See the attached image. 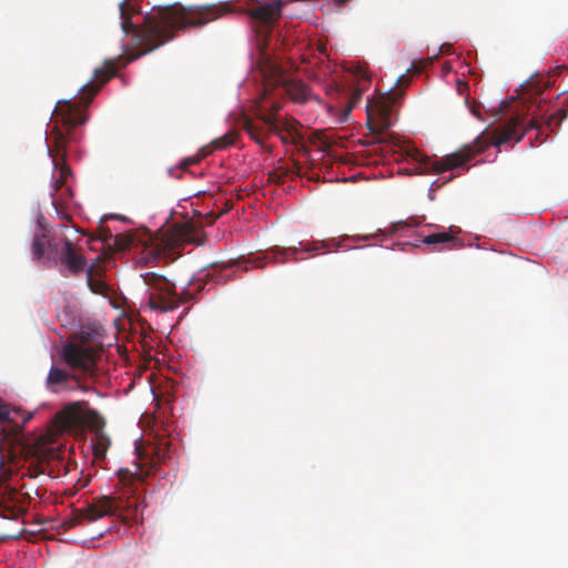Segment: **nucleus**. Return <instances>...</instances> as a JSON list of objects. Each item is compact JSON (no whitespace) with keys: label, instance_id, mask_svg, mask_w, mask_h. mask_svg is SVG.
Listing matches in <instances>:
<instances>
[{"label":"nucleus","instance_id":"f257e3e1","mask_svg":"<svg viewBox=\"0 0 568 568\" xmlns=\"http://www.w3.org/2000/svg\"><path fill=\"white\" fill-rule=\"evenodd\" d=\"M119 9L121 29L125 36H132L130 43L122 44L123 54L105 60L101 68L94 70L93 80L81 87L78 100H60L52 112V129L47 139V148L54 169L59 171L52 184V204L58 214L60 207L72 197L69 186L63 190L71 174L65 163L68 145L79 140L73 130L87 122V109L101 87L116 74L119 68L163 45L174 38L176 31L205 26L227 12L226 4L185 7L174 3L153 9L152 13L145 16L143 26L139 27L132 22L133 16L140 13L134 0H123Z\"/></svg>","mask_w":568,"mask_h":568},{"label":"nucleus","instance_id":"f03ea898","mask_svg":"<svg viewBox=\"0 0 568 568\" xmlns=\"http://www.w3.org/2000/svg\"><path fill=\"white\" fill-rule=\"evenodd\" d=\"M172 452V443L165 437H159L154 443H150L143 453L139 454L140 471L121 468L118 471V483L114 486L115 495L94 498L87 507L78 510V517L70 524V527L80 524L81 519L94 521L104 516L116 515L126 523L141 519L145 507L144 499L139 493L144 480L142 469L145 468V476L154 474L161 464L171 459Z\"/></svg>","mask_w":568,"mask_h":568},{"label":"nucleus","instance_id":"7ed1b4c3","mask_svg":"<svg viewBox=\"0 0 568 568\" xmlns=\"http://www.w3.org/2000/svg\"><path fill=\"white\" fill-rule=\"evenodd\" d=\"M538 128L539 122L536 119H530L525 123L524 119L515 116L496 128L490 136L483 132L471 143L463 145L457 151L439 160L430 161L425 156V161L420 159V162L424 163L426 170H430L435 173L453 171L458 168H464L476 154L481 153L488 145L493 144L499 148L509 142L518 143L527 131ZM419 156L422 155L417 154V161H419Z\"/></svg>","mask_w":568,"mask_h":568},{"label":"nucleus","instance_id":"20e7f679","mask_svg":"<svg viewBox=\"0 0 568 568\" xmlns=\"http://www.w3.org/2000/svg\"><path fill=\"white\" fill-rule=\"evenodd\" d=\"M105 420L99 412L92 409L88 402L79 400L65 405L52 418V427L57 434L81 433L89 428L93 433L91 439L94 458L103 460L111 445L104 432Z\"/></svg>","mask_w":568,"mask_h":568},{"label":"nucleus","instance_id":"39448f33","mask_svg":"<svg viewBox=\"0 0 568 568\" xmlns=\"http://www.w3.org/2000/svg\"><path fill=\"white\" fill-rule=\"evenodd\" d=\"M281 104L273 102L270 108H257L255 118L245 119L244 129L248 135L260 145H264L271 134L277 135L284 143H296L298 122L294 119H283L277 115Z\"/></svg>","mask_w":568,"mask_h":568},{"label":"nucleus","instance_id":"423d86ee","mask_svg":"<svg viewBox=\"0 0 568 568\" xmlns=\"http://www.w3.org/2000/svg\"><path fill=\"white\" fill-rule=\"evenodd\" d=\"M143 281L150 290L148 305L151 310L169 312L192 298V295L186 291L178 293L175 283L158 273L146 272L143 275Z\"/></svg>","mask_w":568,"mask_h":568},{"label":"nucleus","instance_id":"0eeeda50","mask_svg":"<svg viewBox=\"0 0 568 568\" xmlns=\"http://www.w3.org/2000/svg\"><path fill=\"white\" fill-rule=\"evenodd\" d=\"M90 334L81 332L63 346L62 357L72 368H79L83 372H90L98 356V349L89 344Z\"/></svg>","mask_w":568,"mask_h":568},{"label":"nucleus","instance_id":"6e6552de","mask_svg":"<svg viewBox=\"0 0 568 568\" xmlns=\"http://www.w3.org/2000/svg\"><path fill=\"white\" fill-rule=\"evenodd\" d=\"M261 72L268 87H283L293 101L302 102L306 99L307 88L301 81L288 79L285 71L276 62L266 59L261 65Z\"/></svg>","mask_w":568,"mask_h":568},{"label":"nucleus","instance_id":"1a4fd4ad","mask_svg":"<svg viewBox=\"0 0 568 568\" xmlns=\"http://www.w3.org/2000/svg\"><path fill=\"white\" fill-rule=\"evenodd\" d=\"M397 99V93L389 91L368 102L367 116L372 132L383 133L390 126L392 108Z\"/></svg>","mask_w":568,"mask_h":568},{"label":"nucleus","instance_id":"9d476101","mask_svg":"<svg viewBox=\"0 0 568 568\" xmlns=\"http://www.w3.org/2000/svg\"><path fill=\"white\" fill-rule=\"evenodd\" d=\"M203 232L193 223L185 222L172 225L163 235L162 243L164 250L170 253H179L178 250L184 244H203Z\"/></svg>","mask_w":568,"mask_h":568},{"label":"nucleus","instance_id":"9b49d317","mask_svg":"<svg viewBox=\"0 0 568 568\" xmlns=\"http://www.w3.org/2000/svg\"><path fill=\"white\" fill-rule=\"evenodd\" d=\"M60 260L62 265L74 275L81 273L87 265L85 257L77 253L72 242L67 237L63 240Z\"/></svg>","mask_w":568,"mask_h":568},{"label":"nucleus","instance_id":"f8f14e48","mask_svg":"<svg viewBox=\"0 0 568 568\" xmlns=\"http://www.w3.org/2000/svg\"><path fill=\"white\" fill-rule=\"evenodd\" d=\"M329 247V244L327 242H312L305 244L303 247H287V248H277L275 251H272L270 254H272V257L275 262L278 263H285L288 260L292 261H298V253L300 252H317L321 250H326Z\"/></svg>","mask_w":568,"mask_h":568},{"label":"nucleus","instance_id":"ddd939ff","mask_svg":"<svg viewBox=\"0 0 568 568\" xmlns=\"http://www.w3.org/2000/svg\"><path fill=\"white\" fill-rule=\"evenodd\" d=\"M282 6L283 2L281 0L267 2L253 9L251 17L263 23H272L281 17Z\"/></svg>","mask_w":568,"mask_h":568},{"label":"nucleus","instance_id":"4468645a","mask_svg":"<svg viewBox=\"0 0 568 568\" xmlns=\"http://www.w3.org/2000/svg\"><path fill=\"white\" fill-rule=\"evenodd\" d=\"M100 274V266H90L87 272V282L88 286L94 294L108 295L109 286L104 281L98 278L97 275Z\"/></svg>","mask_w":568,"mask_h":568},{"label":"nucleus","instance_id":"2eb2a0df","mask_svg":"<svg viewBox=\"0 0 568 568\" xmlns=\"http://www.w3.org/2000/svg\"><path fill=\"white\" fill-rule=\"evenodd\" d=\"M71 378V375L59 367L52 366L48 377L47 387L53 392H57L58 386H64Z\"/></svg>","mask_w":568,"mask_h":568},{"label":"nucleus","instance_id":"dca6fc26","mask_svg":"<svg viewBox=\"0 0 568 568\" xmlns=\"http://www.w3.org/2000/svg\"><path fill=\"white\" fill-rule=\"evenodd\" d=\"M51 246V243L47 240L43 233H37L32 242V255L36 260L43 257L45 247Z\"/></svg>","mask_w":568,"mask_h":568},{"label":"nucleus","instance_id":"f3484780","mask_svg":"<svg viewBox=\"0 0 568 568\" xmlns=\"http://www.w3.org/2000/svg\"><path fill=\"white\" fill-rule=\"evenodd\" d=\"M135 234L134 233H124V234H118L114 236V246L118 251H125L130 250L133 246H135Z\"/></svg>","mask_w":568,"mask_h":568},{"label":"nucleus","instance_id":"a211bd4d","mask_svg":"<svg viewBox=\"0 0 568 568\" xmlns=\"http://www.w3.org/2000/svg\"><path fill=\"white\" fill-rule=\"evenodd\" d=\"M454 240H455V236L453 235L452 232L443 231V232H437V233L426 235L423 239V243H425L427 245H436L439 243H448Z\"/></svg>","mask_w":568,"mask_h":568},{"label":"nucleus","instance_id":"6ab92c4d","mask_svg":"<svg viewBox=\"0 0 568 568\" xmlns=\"http://www.w3.org/2000/svg\"><path fill=\"white\" fill-rule=\"evenodd\" d=\"M347 103L343 111V120H346L352 112V110L356 106V104L362 100V90L356 89L347 95Z\"/></svg>","mask_w":568,"mask_h":568},{"label":"nucleus","instance_id":"aec40b11","mask_svg":"<svg viewBox=\"0 0 568 568\" xmlns=\"http://www.w3.org/2000/svg\"><path fill=\"white\" fill-rule=\"evenodd\" d=\"M405 226H408V223L399 221V222L393 223V225H392V227H390V230L388 232H385L384 230L378 229L377 233L366 235V236L363 237V240L368 241L371 239H375V237H379V236L385 237L387 235H392V234L397 233L399 230H402Z\"/></svg>","mask_w":568,"mask_h":568},{"label":"nucleus","instance_id":"412c9836","mask_svg":"<svg viewBox=\"0 0 568 568\" xmlns=\"http://www.w3.org/2000/svg\"><path fill=\"white\" fill-rule=\"evenodd\" d=\"M235 138H236L235 133L227 132L223 136H220V138L213 140L211 144L214 150H222V149H225V148L232 145L235 141Z\"/></svg>","mask_w":568,"mask_h":568},{"label":"nucleus","instance_id":"4be33fe9","mask_svg":"<svg viewBox=\"0 0 568 568\" xmlns=\"http://www.w3.org/2000/svg\"><path fill=\"white\" fill-rule=\"evenodd\" d=\"M146 256H145V263L152 262L158 260L161 256V251L158 247H145Z\"/></svg>","mask_w":568,"mask_h":568},{"label":"nucleus","instance_id":"5701e85b","mask_svg":"<svg viewBox=\"0 0 568 568\" xmlns=\"http://www.w3.org/2000/svg\"><path fill=\"white\" fill-rule=\"evenodd\" d=\"M50 455V458L47 460V464H48V467L51 466L52 463L55 462L57 459V463L58 464H61V466H63L65 468V471H68V468H67V465L64 464L63 462V458H61L55 452L51 450L49 453Z\"/></svg>","mask_w":568,"mask_h":568},{"label":"nucleus","instance_id":"b1692460","mask_svg":"<svg viewBox=\"0 0 568 568\" xmlns=\"http://www.w3.org/2000/svg\"><path fill=\"white\" fill-rule=\"evenodd\" d=\"M566 116H567V112H566V110H564V109H559V110L557 111V113H556L554 116H551V118H550V120L548 121L547 125H551V120H552L554 118H558V121H561V120H564Z\"/></svg>","mask_w":568,"mask_h":568},{"label":"nucleus","instance_id":"393cba45","mask_svg":"<svg viewBox=\"0 0 568 568\" xmlns=\"http://www.w3.org/2000/svg\"><path fill=\"white\" fill-rule=\"evenodd\" d=\"M9 418V409L6 405H0V422Z\"/></svg>","mask_w":568,"mask_h":568},{"label":"nucleus","instance_id":"a878e982","mask_svg":"<svg viewBox=\"0 0 568 568\" xmlns=\"http://www.w3.org/2000/svg\"><path fill=\"white\" fill-rule=\"evenodd\" d=\"M358 75H361L364 79H368L364 71L359 70Z\"/></svg>","mask_w":568,"mask_h":568},{"label":"nucleus","instance_id":"bb28decb","mask_svg":"<svg viewBox=\"0 0 568 568\" xmlns=\"http://www.w3.org/2000/svg\"><path fill=\"white\" fill-rule=\"evenodd\" d=\"M403 81H404V75H400V77L397 79L396 84H400Z\"/></svg>","mask_w":568,"mask_h":568},{"label":"nucleus","instance_id":"cd10ccee","mask_svg":"<svg viewBox=\"0 0 568 568\" xmlns=\"http://www.w3.org/2000/svg\"><path fill=\"white\" fill-rule=\"evenodd\" d=\"M7 490H10V493H9L10 495L14 493V490H11L8 486H4V491H3V494H6V493H7Z\"/></svg>","mask_w":568,"mask_h":568},{"label":"nucleus","instance_id":"c85d7f7f","mask_svg":"<svg viewBox=\"0 0 568 568\" xmlns=\"http://www.w3.org/2000/svg\"><path fill=\"white\" fill-rule=\"evenodd\" d=\"M210 216H211V219H210V223H212V222L217 217V215H215V214H213V213H212Z\"/></svg>","mask_w":568,"mask_h":568},{"label":"nucleus","instance_id":"c756f323","mask_svg":"<svg viewBox=\"0 0 568 568\" xmlns=\"http://www.w3.org/2000/svg\"><path fill=\"white\" fill-rule=\"evenodd\" d=\"M62 217L69 220V216L67 214H63Z\"/></svg>","mask_w":568,"mask_h":568}]
</instances>
